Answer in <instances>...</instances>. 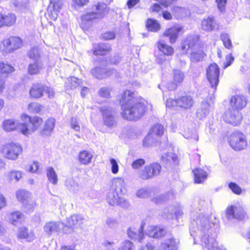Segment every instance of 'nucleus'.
Returning <instances> with one entry per match:
<instances>
[{"label":"nucleus","mask_w":250,"mask_h":250,"mask_svg":"<svg viewBox=\"0 0 250 250\" xmlns=\"http://www.w3.org/2000/svg\"><path fill=\"white\" fill-rule=\"evenodd\" d=\"M228 142L231 148L235 151L243 150L248 146L246 137L239 131L232 132L228 138Z\"/></svg>","instance_id":"obj_2"},{"label":"nucleus","mask_w":250,"mask_h":250,"mask_svg":"<svg viewBox=\"0 0 250 250\" xmlns=\"http://www.w3.org/2000/svg\"><path fill=\"white\" fill-rule=\"evenodd\" d=\"M159 250H172V238L164 240L159 246Z\"/></svg>","instance_id":"obj_48"},{"label":"nucleus","mask_w":250,"mask_h":250,"mask_svg":"<svg viewBox=\"0 0 250 250\" xmlns=\"http://www.w3.org/2000/svg\"><path fill=\"white\" fill-rule=\"evenodd\" d=\"M65 185L68 190L73 192H76L79 189V184L72 178H67L65 181Z\"/></svg>","instance_id":"obj_42"},{"label":"nucleus","mask_w":250,"mask_h":250,"mask_svg":"<svg viewBox=\"0 0 250 250\" xmlns=\"http://www.w3.org/2000/svg\"><path fill=\"white\" fill-rule=\"evenodd\" d=\"M21 119L25 122L24 123L26 122H30L31 125V128H28L27 127L29 130V133H30V131L33 132L38 129L43 122V120L41 118L37 116L30 118L26 114H23L21 116Z\"/></svg>","instance_id":"obj_20"},{"label":"nucleus","mask_w":250,"mask_h":250,"mask_svg":"<svg viewBox=\"0 0 250 250\" xmlns=\"http://www.w3.org/2000/svg\"><path fill=\"white\" fill-rule=\"evenodd\" d=\"M145 164V161L143 159H139L133 162L131 166L134 169H137L142 167Z\"/></svg>","instance_id":"obj_58"},{"label":"nucleus","mask_w":250,"mask_h":250,"mask_svg":"<svg viewBox=\"0 0 250 250\" xmlns=\"http://www.w3.org/2000/svg\"><path fill=\"white\" fill-rule=\"evenodd\" d=\"M7 218L9 223L13 225L21 224L24 220V216L20 211H15L7 214Z\"/></svg>","instance_id":"obj_23"},{"label":"nucleus","mask_w":250,"mask_h":250,"mask_svg":"<svg viewBox=\"0 0 250 250\" xmlns=\"http://www.w3.org/2000/svg\"><path fill=\"white\" fill-rule=\"evenodd\" d=\"M46 173L48 180L52 184L56 185L58 184V178L54 168L51 167H48Z\"/></svg>","instance_id":"obj_36"},{"label":"nucleus","mask_w":250,"mask_h":250,"mask_svg":"<svg viewBox=\"0 0 250 250\" xmlns=\"http://www.w3.org/2000/svg\"><path fill=\"white\" fill-rule=\"evenodd\" d=\"M185 32L183 26L179 24L173 26V40L181 36Z\"/></svg>","instance_id":"obj_44"},{"label":"nucleus","mask_w":250,"mask_h":250,"mask_svg":"<svg viewBox=\"0 0 250 250\" xmlns=\"http://www.w3.org/2000/svg\"><path fill=\"white\" fill-rule=\"evenodd\" d=\"M17 236L18 239H25L28 242H31L35 239L34 232L31 230H29L24 227L19 229Z\"/></svg>","instance_id":"obj_27"},{"label":"nucleus","mask_w":250,"mask_h":250,"mask_svg":"<svg viewBox=\"0 0 250 250\" xmlns=\"http://www.w3.org/2000/svg\"><path fill=\"white\" fill-rule=\"evenodd\" d=\"M120 104L123 118L132 121L140 118L144 114L147 102L136 93L126 90L120 100Z\"/></svg>","instance_id":"obj_1"},{"label":"nucleus","mask_w":250,"mask_h":250,"mask_svg":"<svg viewBox=\"0 0 250 250\" xmlns=\"http://www.w3.org/2000/svg\"><path fill=\"white\" fill-rule=\"evenodd\" d=\"M227 0H215L218 9L221 11H225Z\"/></svg>","instance_id":"obj_61"},{"label":"nucleus","mask_w":250,"mask_h":250,"mask_svg":"<svg viewBox=\"0 0 250 250\" xmlns=\"http://www.w3.org/2000/svg\"><path fill=\"white\" fill-rule=\"evenodd\" d=\"M17 200L21 202H24L29 197V193L24 190H20L16 193Z\"/></svg>","instance_id":"obj_47"},{"label":"nucleus","mask_w":250,"mask_h":250,"mask_svg":"<svg viewBox=\"0 0 250 250\" xmlns=\"http://www.w3.org/2000/svg\"><path fill=\"white\" fill-rule=\"evenodd\" d=\"M112 188L113 190L121 194H125L127 192L126 184L122 177H116L112 181Z\"/></svg>","instance_id":"obj_19"},{"label":"nucleus","mask_w":250,"mask_h":250,"mask_svg":"<svg viewBox=\"0 0 250 250\" xmlns=\"http://www.w3.org/2000/svg\"><path fill=\"white\" fill-rule=\"evenodd\" d=\"M69 88L73 89L80 86L82 83L81 80L75 77H71L67 79Z\"/></svg>","instance_id":"obj_46"},{"label":"nucleus","mask_w":250,"mask_h":250,"mask_svg":"<svg viewBox=\"0 0 250 250\" xmlns=\"http://www.w3.org/2000/svg\"><path fill=\"white\" fill-rule=\"evenodd\" d=\"M71 127L76 131H79L80 130V126L77 119L75 118H72L70 121Z\"/></svg>","instance_id":"obj_62"},{"label":"nucleus","mask_w":250,"mask_h":250,"mask_svg":"<svg viewBox=\"0 0 250 250\" xmlns=\"http://www.w3.org/2000/svg\"><path fill=\"white\" fill-rule=\"evenodd\" d=\"M163 162L166 165H170L172 160V155L171 153L164 154L162 156Z\"/></svg>","instance_id":"obj_59"},{"label":"nucleus","mask_w":250,"mask_h":250,"mask_svg":"<svg viewBox=\"0 0 250 250\" xmlns=\"http://www.w3.org/2000/svg\"><path fill=\"white\" fill-rule=\"evenodd\" d=\"M193 174V181L196 184L204 183L208 177V173L202 168L197 167L192 170Z\"/></svg>","instance_id":"obj_25"},{"label":"nucleus","mask_w":250,"mask_h":250,"mask_svg":"<svg viewBox=\"0 0 250 250\" xmlns=\"http://www.w3.org/2000/svg\"><path fill=\"white\" fill-rule=\"evenodd\" d=\"M2 127L6 132L18 129L24 135H27L29 134V130L27 128L26 123L20 124L17 121L12 119L3 121Z\"/></svg>","instance_id":"obj_7"},{"label":"nucleus","mask_w":250,"mask_h":250,"mask_svg":"<svg viewBox=\"0 0 250 250\" xmlns=\"http://www.w3.org/2000/svg\"><path fill=\"white\" fill-rule=\"evenodd\" d=\"M93 49V52L95 55H104L110 51L111 47L108 44L100 43L95 45Z\"/></svg>","instance_id":"obj_34"},{"label":"nucleus","mask_w":250,"mask_h":250,"mask_svg":"<svg viewBox=\"0 0 250 250\" xmlns=\"http://www.w3.org/2000/svg\"><path fill=\"white\" fill-rule=\"evenodd\" d=\"M16 21V17L13 14H8L4 15V26H11L13 25Z\"/></svg>","instance_id":"obj_45"},{"label":"nucleus","mask_w":250,"mask_h":250,"mask_svg":"<svg viewBox=\"0 0 250 250\" xmlns=\"http://www.w3.org/2000/svg\"><path fill=\"white\" fill-rule=\"evenodd\" d=\"M220 68L215 62L210 63L206 69V77L211 87L216 90L219 82Z\"/></svg>","instance_id":"obj_3"},{"label":"nucleus","mask_w":250,"mask_h":250,"mask_svg":"<svg viewBox=\"0 0 250 250\" xmlns=\"http://www.w3.org/2000/svg\"><path fill=\"white\" fill-rule=\"evenodd\" d=\"M152 190L151 188L148 187H144L139 189L137 190L136 196L140 198H147L151 196Z\"/></svg>","instance_id":"obj_39"},{"label":"nucleus","mask_w":250,"mask_h":250,"mask_svg":"<svg viewBox=\"0 0 250 250\" xmlns=\"http://www.w3.org/2000/svg\"><path fill=\"white\" fill-rule=\"evenodd\" d=\"M22 45V41L19 37H12L4 40L0 45V49L3 52L10 53L18 49Z\"/></svg>","instance_id":"obj_8"},{"label":"nucleus","mask_w":250,"mask_h":250,"mask_svg":"<svg viewBox=\"0 0 250 250\" xmlns=\"http://www.w3.org/2000/svg\"><path fill=\"white\" fill-rule=\"evenodd\" d=\"M63 4V0H50L48 6L47 12L48 17L53 21L58 18V13L61 10Z\"/></svg>","instance_id":"obj_14"},{"label":"nucleus","mask_w":250,"mask_h":250,"mask_svg":"<svg viewBox=\"0 0 250 250\" xmlns=\"http://www.w3.org/2000/svg\"><path fill=\"white\" fill-rule=\"evenodd\" d=\"M164 127L160 124L153 125L150 129L148 134L143 141V145L145 146H149L151 143L158 140L164 134Z\"/></svg>","instance_id":"obj_9"},{"label":"nucleus","mask_w":250,"mask_h":250,"mask_svg":"<svg viewBox=\"0 0 250 250\" xmlns=\"http://www.w3.org/2000/svg\"><path fill=\"white\" fill-rule=\"evenodd\" d=\"M220 40L222 41L224 47L229 49H232L233 46L229 35L225 32L222 33L220 36Z\"/></svg>","instance_id":"obj_38"},{"label":"nucleus","mask_w":250,"mask_h":250,"mask_svg":"<svg viewBox=\"0 0 250 250\" xmlns=\"http://www.w3.org/2000/svg\"><path fill=\"white\" fill-rule=\"evenodd\" d=\"M29 0H15L13 4L15 7L20 10H24L28 6Z\"/></svg>","instance_id":"obj_49"},{"label":"nucleus","mask_w":250,"mask_h":250,"mask_svg":"<svg viewBox=\"0 0 250 250\" xmlns=\"http://www.w3.org/2000/svg\"><path fill=\"white\" fill-rule=\"evenodd\" d=\"M161 165L157 163H153L146 165L139 172V177L143 180H147L158 175L161 170Z\"/></svg>","instance_id":"obj_4"},{"label":"nucleus","mask_w":250,"mask_h":250,"mask_svg":"<svg viewBox=\"0 0 250 250\" xmlns=\"http://www.w3.org/2000/svg\"><path fill=\"white\" fill-rule=\"evenodd\" d=\"M93 155L91 152L87 150L80 151L79 154L78 160L82 165H88L91 163Z\"/></svg>","instance_id":"obj_32"},{"label":"nucleus","mask_w":250,"mask_h":250,"mask_svg":"<svg viewBox=\"0 0 250 250\" xmlns=\"http://www.w3.org/2000/svg\"><path fill=\"white\" fill-rule=\"evenodd\" d=\"M22 177V173L19 170H12L7 173V177L9 181L17 182Z\"/></svg>","instance_id":"obj_40"},{"label":"nucleus","mask_w":250,"mask_h":250,"mask_svg":"<svg viewBox=\"0 0 250 250\" xmlns=\"http://www.w3.org/2000/svg\"><path fill=\"white\" fill-rule=\"evenodd\" d=\"M42 106L37 103H31L28 105V110L34 113H38L41 110Z\"/></svg>","instance_id":"obj_52"},{"label":"nucleus","mask_w":250,"mask_h":250,"mask_svg":"<svg viewBox=\"0 0 250 250\" xmlns=\"http://www.w3.org/2000/svg\"><path fill=\"white\" fill-rule=\"evenodd\" d=\"M43 92L46 93L49 98L54 97L55 92L54 90L50 87L41 83L33 84L29 91L31 97L35 99L42 97L43 96Z\"/></svg>","instance_id":"obj_5"},{"label":"nucleus","mask_w":250,"mask_h":250,"mask_svg":"<svg viewBox=\"0 0 250 250\" xmlns=\"http://www.w3.org/2000/svg\"><path fill=\"white\" fill-rule=\"evenodd\" d=\"M42 65L39 62L30 63L28 67V72L30 75H37L42 69Z\"/></svg>","instance_id":"obj_37"},{"label":"nucleus","mask_w":250,"mask_h":250,"mask_svg":"<svg viewBox=\"0 0 250 250\" xmlns=\"http://www.w3.org/2000/svg\"><path fill=\"white\" fill-rule=\"evenodd\" d=\"M109 161L112 173L114 174H116L119 172V165L117 161L112 158L110 159Z\"/></svg>","instance_id":"obj_55"},{"label":"nucleus","mask_w":250,"mask_h":250,"mask_svg":"<svg viewBox=\"0 0 250 250\" xmlns=\"http://www.w3.org/2000/svg\"><path fill=\"white\" fill-rule=\"evenodd\" d=\"M21 151V147L17 143L6 144L2 147V153L4 156L10 160H16Z\"/></svg>","instance_id":"obj_10"},{"label":"nucleus","mask_w":250,"mask_h":250,"mask_svg":"<svg viewBox=\"0 0 250 250\" xmlns=\"http://www.w3.org/2000/svg\"><path fill=\"white\" fill-rule=\"evenodd\" d=\"M234 58L233 57L232 54H229L226 57V62L224 64V67L226 68L229 66L234 61Z\"/></svg>","instance_id":"obj_64"},{"label":"nucleus","mask_w":250,"mask_h":250,"mask_svg":"<svg viewBox=\"0 0 250 250\" xmlns=\"http://www.w3.org/2000/svg\"><path fill=\"white\" fill-rule=\"evenodd\" d=\"M226 213L228 218H240L244 215V212L242 208L233 206L228 207Z\"/></svg>","instance_id":"obj_24"},{"label":"nucleus","mask_w":250,"mask_h":250,"mask_svg":"<svg viewBox=\"0 0 250 250\" xmlns=\"http://www.w3.org/2000/svg\"><path fill=\"white\" fill-rule=\"evenodd\" d=\"M92 11L82 16V20L90 21L95 19L103 18L107 13L106 5L104 3H98L92 7Z\"/></svg>","instance_id":"obj_6"},{"label":"nucleus","mask_w":250,"mask_h":250,"mask_svg":"<svg viewBox=\"0 0 250 250\" xmlns=\"http://www.w3.org/2000/svg\"><path fill=\"white\" fill-rule=\"evenodd\" d=\"M175 106L184 109L191 107L193 104V98L189 95H185L176 98L174 100Z\"/></svg>","instance_id":"obj_16"},{"label":"nucleus","mask_w":250,"mask_h":250,"mask_svg":"<svg viewBox=\"0 0 250 250\" xmlns=\"http://www.w3.org/2000/svg\"><path fill=\"white\" fill-rule=\"evenodd\" d=\"M39 164L37 162H34L31 164L27 170L32 173H37L39 170Z\"/></svg>","instance_id":"obj_63"},{"label":"nucleus","mask_w":250,"mask_h":250,"mask_svg":"<svg viewBox=\"0 0 250 250\" xmlns=\"http://www.w3.org/2000/svg\"><path fill=\"white\" fill-rule=\"evenodd\" d=\"M146 233L150 237L153 238H160L165 236L167 233L166 229L160 226H150Z\"/></svg>","instance_id":"obj_21"},{"label":"nucleus","mask_w":250,"mask_h":250,"mask_svg":"<svg viewBox=\"0 0 250 250\" xmlns=\"http://www.w3.org/2000/svg\"><path fill=\"white\" fill-rule=\"evenodd\" d=\"M247 104L245 97L242 95L233 96L230 100V105L234 107L233 110L239 111L245 107Z\"/></svg>","instance_id":"obj_17"},{"label":"nucleus","mask_w":250,"mask_h":250,"mask_svg":"<svg viewBox=\"0 0 250 250\" xmlns=\"http://www.w3.org/2000/svg\"><path fill=\"white\" fill-rule=\"evenodd\" d=\"M107 226L111 229H115L118 226L117 221L113 218H108L106 221Z\"/></svg>","instance_id":"obj_60"},{"label":"nucleus","mask_w":250,"mask_h":250,"mask_svg":"<svg viewBox=\"0 0 250 250\" xmlns=\"http://www.w3.org/2000/svg\"><path fill=\"white\" fill-rule=\"evenodd\" d=\"M143 228L141 227L138 230L135 228H129L127 230L128 237L132 239L137 240L139 242L143 241L145 236L143 233Z\"/></svg>","instance_id":"obj_30"},{"label":"nucleus","mask_w":250,"mask_h":250,"mask_svg":"<svg viewBox=\"0 0 250 250\" xmlns=\"http://www.w3.org/2000/svg\"><path fill=\"white\" fill-rule=\"evenodd\" d=\"M172 41V28H169L166 30L163 35L162 39L158 42V48L165 55H170L172 53V48L166 44V42H171Z\"/></svg>","instance_id":"obj_11"},{"label":"nucleus","mask_w":250,"mask_h":250,"mask_svg":"<svg viewBox=\"0 0 250 250\" xmlns=\"http://www.w3.org/2000/svg\"><path fill=\"white\" fill-rule=\"evenodd\" d=\"M200 42L199 35H191L188 37L184 41L182 46L183 50H192L195 46L197 45Z\"/></svg>","instance_id":"obj_22"},{"label":"nucleus","mask_w":250,"mask_h":250,"mask_svg":"<svg viewBox=\"0 0 250 250\" xmlns=\"http://www.w3.org/2000/svg\"><path fill=\"white\" fill-rule=\"evenodd\" d=\"M56 121L55 119L49 118L44 125V128L42 131V133L43 135L48 136L52 133L55 125Z\"/></svg>","instance_id":"obj_33"},{"label":"nucleus","mask_w":250,"mask_h":250,"mask_svg":"<svg viewBox=\"0 0 250 250\" xmlns=\"http://www.w3.org/2000/svg\"><path fill=\"white\" fill-rule=\"evenodd\" d=\"M89 0H72V6L75 8H81L87 5Z\"/></svg>","instance_id":"obj_53"},{"label":"nucleus","mask_w":250,"mask_h":250,"mask_svg":"<svg viewBox=\"0 0 250 250\" xmlns=\"http://www.w3.org/2000/svg\"><path fill=\"white\" fill-rule=\"evenodd\" d=\"M63 226L61 222H49L45 224L43 229L45 233L50 235L53 232L59 231Z\"/></svg>","instance_id":"obj_29"},{"label":"nucleus","mask_w":250,"mask_h":250,"mask_svg":"<svg viewBox=\"0 0 250 250\" xmlns=\"http://www.w3.org/2000/svg\"><path fill=\"white\" fill-rule=\"evenodd\" d=\"M114 69L106 70L104 68L97 67L91 70V73L93 76L97 79H102L111 75L115 72Z\"/></svg>","instance_id":"obj_28"},{"label":"nucleus","mask_w":250,"mask_h":250,"mask_svg":"<svg viewBox=\"0 0 250 250\" xmlns=\"http://www.w3.org/2000/svg\"><path fill=\"white\" fill-rule=\"evenodd\" d=\"M110 90L107 87H104L100 89L99 95L103 98H108L110 97Z\"/></svg>","instance_id":"obj_57"},{"label":"nucleus","mask_w":250,"mask_h":250,"mask_svg":"<svg viewBox=\"0 0 250 250\" xmlns=\"http://www.w3.org/2000/svg\"><path fill=\"white\" fill-rule=\"evenodd\" d=\"M118 250H134V246L131 242L126 240L121 244Z\"/></svg>","instance_id":"obj_51"},{"label":"nucleus","mask_w":250,"mask_h":250,"mask_svg":"<svg viewBox=\"0 0 250 250\" xmlns=\"http://www.w3.org/2000/svg\"><path fill=\"white\" fill-rule=\"evenodd\" d=\"M85 219L81 215L73 214L67 218L66 227L72 229L82 228Z\"/></svg>","instance_id":"obj_15"},{"label":"nucleus","mask_w":250,"mask_h":250,"mask_svg":"<svg viewBox=\"0 0 250 250\" xmlns=\"http://www.w3.org/2000/svg\"><path fill=\"white\" fill-rule=\"evenodd\" d=\"M185 78L184 73L178 70L174 71L173 75V90H175L182 85Z\"/></svg>","instance_id":"obj_31"},{"label":"nucleus","mask_w":250,"mask_h":250,"mask_svg":"<svg viewBox=\"0 0 250 250\" xmlns=\"http://www.w3.org/2000/svg\"><path fill=\"white\" fill-rule=\"evenodd\" d=\"M199 49L197 51H192L190 53V59L194 62H199L206 56V54L202 49V46L199 44Z\"/></svg>","instance_id":"obj_35"},{"label":"nucleus","mask_w":250,"mask_h":250,"mask_svg":"<svg viewBox=\"0 0 250 250\" xmlns=\"http://www.w3.org/2000/svg\"><path fill=\"white\" fill-rule=\"evenodd\" d=\"M0 69L1 72L4 74H8L14 71V68L11 65L4 62L0 63Z\"/></svg>","instance_id":"obj_50"},{"label":"nucleus","mask_w":250,"mask_h":250,"mask_svg":"<svg viewBox=\"0 0 250 250\" xmlns=\"http://www.w3.org/2000/svg\"><path fill=\"white\" fill-rule=\"evenodd\" d=\"M101 111L104 125L109 127L113 126L115 124V120L111 109L109 107L104 106L101 108Z\"/></svg>","instance_id":"obj_18"},{"label":"nucleus","mask_w":250,"mask_h":250,"mask_svg":"<svg viewBox=\"0 0 250 250\" xmlns=\"http://www.w3.org/2000/svg\"><path fill=\"white\" fill-rule=\"evenodd\" d=\"M201 26L206 31H212L215 29L219 30V26L213 17H208L203 19L201 22Z\"/></svg>","instance_id":"obj_26"},{"label":"nucleus","mask_w":250,"mask_h":250,"mask_svg":"<svg viewBox=\"0 0 250 250\" xmlns=\"http://www.w3.org/2000/svg\"><path fill=\"white\" fill-rule=\"evenodd\" d=\"M41 51L40 49L37 47H33L31 48L28 53V57L35 61V62H39L41 57Z\"/></svg>","instance_id":"obj_43"},{"label":"nucleus","mask_w":250,"mask_h":250,"mask_svg":"<svg viewBox=\"0 0 250 250\" xmlns=\"http://www.w3.org/2000/svg\"><path fill=\"white\" fill-rule=\"evenodd\" d=\"M107 202L111 206L119 205L123 208H127L129 202L125 199L121 197L118 192L111 189L107 193L106 198Z\"/></svg>","instance_id":"obj_12"},{"label":"nucleus","mask_w":250,"mask_h":250,"mask_svg":"<svg viewBox=\"0 0 250 250\" xmlns=\"http://www.w3.org/2000/svg\"><path fill=\"white\" fill-rule=\"evenodd\" d=\"M223 118L226 123L234 126L240 124L242 120L241 113L238 110L233 109L226 112Z\"/></svg>","instance_id":"obj_13"},{"label":"nucleus","mask_w":250,"mask_h":250,"mask_svg":"<svg viewBox=\"0 0 250 250\" xmlns=\"http://www.w3.org/2000/svg\"><path fill=\"white\" fill-rule=\"evenodd\" d=\"M229 187L235 194L239 195L242 193L241 188L235 183L230 182L229 184Z\"/></svg>","instance_id":"obj_56"},{"label":"nucleus","mask_w":250,"mask_h":250,"mask_svg":"<svg viewBox=\"0 0 250 250\" xmlns=\"http://www.w3.org/2000/svg\"><path fill=\"white\" fill-rule=\"evenodd\" d=\"M186 13V10L184 8L180 7H175L173 8V15H174L176 18L183 16Z\"/></svg>","instance_id":"obj_54"},{"label":"nucleus","mask_w":250,"mask_h":250,"mask_svg":"<svg viewBox=\"0 0 250 250\" xmlns=\"http://www.w3.org/2000/svg\"><path fill=\"white\" fill-rule=\"evenodd\" d=\"M146 26L148 30L151 32H157L161 27L160 24L157 21L151 19L147 20Z\"/></svg>","instance_id":"obj_41"}]
</instances>
